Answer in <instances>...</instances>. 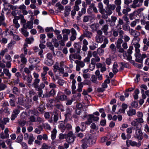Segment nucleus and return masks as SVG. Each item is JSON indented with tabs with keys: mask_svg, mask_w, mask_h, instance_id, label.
<instances>
[{
	"mask_svg": "<svg viewBox=\"0 0 149 149\" xmlns=\"http://www.w3.org/2000/svg\"><path fill=\"white\" fill-rule=\"evenodd\" d=\"M92 141V139L89 135H88L82 139L81 141L82 144L81 147L83 149H85L88 147V144L90 143V142Z\"/></svg>",
	"mask_w": 149,
	"mask_h": 149,
	"instance_id": "nucleus-1",
	"label": "nucleus"
},
{
	"mask_svg": "<svg viewBox=\"0 0 149 149\" xmlns=\"http://www.w3.org/2000/svg\"><path fill=\"white\" fill-rule=\"evenodd\" d=\"M129 32L130 34L134 37V40H136L139 42L140 40V38L138 37L140 35L139 32L131 29L129 30Z\"/></svg>",
	"mask_w": 149,
	"mask_h": 149,
	"instance_id": "nucleus-2",
	"label": "nucleus"
},
{
	"mask_svg": "<svg viewBox=\"0 0 149 149\" xmlns=\"http://www.w3.org/2000/svg\"><path fill=\"white\" fill-rule=\"evenodd\" d=\"M143 1L144 0H133L132 4L130 6V7L133 8L141 7L143 5Z\"/></svg>",
	"mask_w": 149,
	"mask_h": 149,
	"instance_id": "nucleus-3",
	"label": "nucleus"
},
{
	"mask_svg": "<svg viewBox=\"0 0 149 149\" xmlns=\"http://www.w3.org/2000/svg\"><path fill=\"white\" fill-rule=\"evenodd\" d=\"M135 56L136 58V61L141 63L143 62V59L147 57V55L145 54H143L142 55L140 54H135Z\"/></svg>",
	"mask_w": 149,
	"mask_h": 149,
	"instance_id": "nucleus-4",
	"label": "nucleus"
},
{
	"mask_svg": "<svg viewBox=\"0 0 149 149\" xmlns=\"http://www.w3.org/2000/svg\"><path fill=\"white\" fill-rule=\"evenodd\" d=\"M69 58L71 63H73L74 61L75 62L74 59L81 60V57L80 55L77 54H71L69 55Z\"/></svg>",
	"mask_w": 149,
	"mask_h": 149,
	"instance_id": "nucleus-5",
	"label": "nucleus"
},
{
	"mask_svg": "<svg viewBox=\"0 0 149 149\" xmlns=\"http://www.w3.org/2000/svg\"><path fill=\"white\" fill-rule=\"evenodd\" d=\"M119 35V37H123L124 34V31L121 29L118 28L117 30H114L113 31V35L115 37H117Z\"/></svg>",
	"mask_w": 149,
	"mask_h": 149,
	"instance_id": "nucleus-6",
	"label": "nucleus"
},
{
	"mask_svg": "<svg viewBox=\"0 0 149 149\" xmlns=\"http://www.w3.org/2000/svg\"><path fill=\"white\" fill-rule=\"evenodd\" d=\"M56 99L61 101H64L67 100V97L63 93L60 91L58 93Z\"/></svg>",
	"mask_w": 149,
	"mask_h": 149,
	"instance_id": "nucleus-7",
	"label": "nucleus"
},
{
	"mask_svg": "<svg viewBox=\"0 0 149 149\" xmlns=\"http://www.w3.org/2000/svg\"><path fill=\"white\" fill-rule=\"evenodd\" d=\"M115 8L116 7L114 4H110L107 6V10L105 11V12H107L109 15H110L113 13V11Z\"/></svg>",
	"mask_w": 149,
	"mask_h": 149,
	"instance_id": "nucleus-8",
	"label": "nucleus"
},
{
	"mask_svg": "<svg viewBox=\"0 0 149 149\" xmlns=\"http://www.w3.org/2000/svg\"><path fill=\"white\" fill-rule=\"evenodd\" d=\"M127 146V147H129L130 145L132 146H136L137 147H139L141 145V143L139 142L137 143L135 141H132L130 140H127L126 141Z\"/></svg>",
	"mask_w": 149,
	"mask_h": 149,
	"instance_id": "nucleus-9",
	"label": "nucleus"
},
{
	"mask_svg": "<svg viewBox=\"0 0 149 149\" xmlns=\"http://www.w3.org/2000/svg\"><path fill=\"white\" fill-rule=\"evenodd\" d=\"M33 76L34 79L32 84L33 86L36 85V84H39L40 81V79L39 78V75L38 73L34 72L33 73Z\"/></svg>",
	"mask_w": 149,
	"mask_h": 149,
	"instance_id": "nucleus-10",
	"label": "nucleus"
},
{
	"mask_svg": "<svg viewBox=\"0 0 149 149\" xmlns=\"http://www.w3.org/2000/svg\"><path fill=\"white\" fill-rule=\"evenodd\" d=\"M136 128L135 135L134 137L139 140H141L142 139V136L143 134L139 128H138L137 127Z\"/></svg>",
	"mask_w": 149,
	"mask_h": 149,
	"instance_id": "nucleus-11",
	"label": "nucleus"
},
{
	"mask_svg": "<svg viewBox=\"0 0 149 149\" xmlns=\"http://www.w3.org/2000/svg\"><path fill=\"white\" fill-rule=\"evenodd\" d=\"M43 72L41 74V77L42 78V79L43 80L45 79L46 78L47 79V77L45 76L46 75L47 73V71L49 70V68L46 66H44L43 68Z\"/></svg>",
	"mask_w": 149,
	"mask_h": 149,
	"instance_id": "nucleus-12",
	"label": "nucleus"
},
{
	"mask_svg": "<svg viewBox=\"0 0 149 149\" xmlns=\"http://www.w3.org/2000/svg\"><path fill=\"white\" fill-rule=\"evenodd\" d=\"M20 110L18 109H15L13 111V113L11 116V119L12 120H14L17 117V116L20 113Z\"/></svg>",
	"mask_w": 149,
	"mask_h": 149,
	"instance_id": "nucleus-13",
	"label": "nucleus"
},
{
	"mask_svg": "<svg viewBox=\"0 0 149 149\" xmlns=\"http://www.w3.org/2000/svg\"><path fill=\"white\" fill-rule=\"evenodd\" d=\"M32 100L31 98H28L26 100V103L24 104V106L27 109L29 108L32 104Z\"/></svg>",
	"mask_w": 149,
	"mask_h": 149,
	"instance_id": "nucleus-14",
	"label": "nucleus"
},
{
	"mask_svg": "<svg viewBox=\"0 0 149 149\" xmlns=\"http://www.w3.org/2000/svg\"><path fill=\"white\" fill-rule=\"evenodd\" d=\"M124 22L123 20L121 18H119L118 20V24L116 26V28H118L119 29H121L122 28L121 27V26L122 25L123 28L124 30L125 25H124Z\"/></svg>",
	"mask_w": 149,
	"mask_h": 149,
	"instance_id": "nucleus-15",
	"label": "nucleus"
},
{
	"mask_svg": "<svg viewBox=\"0 0 149 149\" xmlns=\"http://www.w3.org/2000/svg\"><path fill=\"white\" fill-rule=\"evenodd\" d=\"M29 61L31 63L36 62L38 64L40 61V59L38 58L31 56L29 58Z\"/></svg>",
	"mask_w": 149,
	"mask_h": 149,
	"instance_id": "nucleus-16",
	"label": "nucleus"
},
{
	"mask_svg": "<svg viewBox=\"0 0 149 149\" xmlns=\"http://www.w3.org/2000/svg\"><path fill=\"white\" fill-rule=\"evenodd\" d=\"M33 21H28L27 23L23 25V27L25 29L28 28L31 29L33 28Z\"/></svg>",
	"mask_w": 149,
	"mask_h": 149,
	"instance_id": "nucleus-17",
	"label": "nucleus"
},
{
	"mask_svg": "<svg viewBox=\"0 0 149 149\" xmlns=\"http://www.w3.org/2000/svg\"><path fill=\"white\" fill-rule=\"evenodd\" d=\"M36 91L38 90L41 88H44L45 87V85L43 82H42L40 84H38L33 86Z\"/></svg>",
	"mask_w": 149,
	"mask_h": 149,
	"instance_id": "nucleus-18",
	"label": "nucleus"
},
{
	"mask_svg": "<svg viewBox=\"0 0 149 149\" xmlns=\"http://www.w3.org/2000/svg\"><path fill=\"white\" fill-rule=\"evenodd\" d=\"M104 36H96L95 38V41L98 43H102L103 41Z\"/></svg>",
	"mask_w": 149,
	"mask_h": 149,
	"instance_id": "nucleus-19",
	"label": "nucleus"
},
{
	"mask_svg": "<svg viewBox=\"0 0 149 149\" xmlns=\"http://www.w3.org/2000/svg\"><path fill=\"white\" fill-rule=\"evenodd\" d=\"M99 24L98 23L93 24L91 25V28L92 29L93 32L97 31L99 27Z\"/></svg>",
	"mask_w": 149,
	"mask_h": 149,
	"instance_id": "nucleus-20",
	"label": "nucleus"
},
{
	"mask_svg": "<svg viewBox=\"0 0 149 149\" xmlns=\"http://www.w3.org/2000/svg\"><path fill=\"white\" fill-rule=\"evenodd\" d=\"M89 7L93 10L94 13H98V9L94 3H92L89 6Z\"/></svg>",
	"mask_w": 149,
	"mask_h": 149,
	"instance_id": "nucleus-21",
	"label": "nucleus"
},
{
	"mask_svg": "<svg viewBox=\"0 0 149 149\" xmlns=\"http://www.w3.org/2000/svg\"><path fill=\"white\" fill-rule=\"evenodd\" d=\"M109 28V26L107 24L104 25L101 28V30L103 31L105 35H107L108 33L107 31Z\"/></svg>",
	"mask_w": 149,
	"mask_h": 149,
	"instance_id": "nucleus-22",
	"label": "nucleus"
},
{
	"mask_svg": "<svg viewBox=\"0 0 149 149\" xmlns=\"http://www.w3.org/2000/svg\"><path fill=\"white\" fill-rule=\"evenodd\" d=\"M98 7L99 12L101 14H103V11L104 10L103 3L101 2H99L98 3Z\"/></svg>",
	"mask_w": 149,
	"mask_h": 149,
	"instance_id": "nucleus-23",
	"label": "nucleus"
},
{
	"mask_svg": "<svg viewBox=\"0 0 149 149\" xmlns=\"http://www.w3.org/2000/svg\"><path fill=\"white\" fill-rule=\"evenodd\" d=\"M53 121L55 123L57 122L58 121V117L59 114L56 111H54L53 112Z\"/></svg>",
	"mask_w": 149,
	"mask_h": 149,
	"instance_id": "nucleus-24",
	"label": "nucleus"
},
{
	"mask_svg": "<svg viewBox=\"0 0 149 149\" xmlns=\"http://www.w3.org/2000/svg\"><path fill=\"white\" fill-rule=\"evenodd\" d=\"M114 3L116 8H121V5L122 3L121 0H115Z\"/></svg>",
	"mask_w": 149,
	"mask_h": 149,
	"instance_id": "nucleus-25",
	"label": "nucleus"
},
{
	"mask_svg": "<svg viewBox=\"0 0 149 149\" xmlns=\"http://www.w3.org/2000/svg\"><path fill=\"white\" fill-rule=\"evenodd\" d=\"M109 57L107 58L106 59L105 62L107 65H110L111 62V59H113L114 58V57L113 56L111 55H109Z\"/></svg>",
	"mask_w": 149,
	"mask_h": 149,
	"instance_id": "nucleus-26",
	"label": "nucleus"
},
{
	"mask_svg": "<svg viewBox=\"0 0 149 149\" xmlns=\"http://www.w3.org/2000/svg\"><path fill=\"white\" fill-rule=\"evenodd\" d=\"M136 113V110L134 109H130L127 112V114L129 116H132L135 115Z\"/></svg>",
	"mask_w": 149,
	"mask_h": 149,
	"instance_id": "nucleus-27",
	"label": "nucleus"
},
{
	"mask_svg": "<svg viewBox=\"0 0 149 149\" xmlns=\"http://www.w3.org/2000/svg\"><path fill=\"white\" fill-rule=\"evenodd\" d=\"M83 33L85 37H87L88 38H90L93 36L92 33L87 30L84 31Z\"/></svg>",
	"mask_w": 149,
	"mask_h": 149,
	"instance_id": "nucleus-28",
	"label": "nucleus"
},
{
	"mask_svg": "<svg viewBox=\"0 0 149 149\" xmlns=\"http://www.w3.org/2000/svg\"><path fill=\"white\" fill-rule=\"evenodd\" d=\"M123 18L125 22V24L127 26H125V27L127 29V25L129 24L130 21L128 17H127V15H124L123 17Z\"/></svg>",
	"mask_w": 149,
	"mask_h": 149,
	"instance_id": "nucleus-29",
	"label": "nucleus"
},
{
	"mask_svg": "<svg viewBox=\"0 0 149 149\" xmlns=\"http://www.w3.org/2000/svg\"><path fill=\"white\" fill-rule=\"evenodd\" d=\"M43 127L42 125H40L38 127V128L35 129V132L36 133L40 134L41 133L42 131Z\"/></svg>",
	"mask_w": 149,
	"mask_h": 149,
	"instance_id": "nucleus-30",
	"label": "nucleus"
},
{
	"mask_svg": "<svg viewBox=\"0 0 149 149\" xmlns=\"http://www.w3.org/2000/svg\"><path fill=\"white\" fill-rule=\"evenodd\" d=\"M117 49H118V51L119 53H123V56L125 57V56H126V52L124 50V49L121 47V46L120 47H116Z\"/></svg>",
	"mask_w": 149,
	"mask_h": 149,
	"instance_id": "nucleus-31",
	"label": "nucleus"
},
{
	"mask_svg": "<svg viewBox=\"0 0 149 149\" xmlns=\"http://www.w3.org/2000/svg\"><path fill=\"white\" fill-rule=\"evenodd\" d=\"M100 58L98 56L94 57L91 58V62L96 64V62H100Z\"/></svg>",
	"mask_w": 149,
	"mask_h": 149,
	"instance_id": "nucleus-32",
	"label": "nucleus"
},
{
	"mask_svg": "<svg viewBox=\"0 0 149 149\" xmlns=\"http://www.w3.org/2000/svg\"><path fill=\"white\" fill-rule=\"evenodd\" d=\"M3 72L8 77V79H10L11 77V74L9 70L6 68L3 69Z\"/></svg>",
	"mask_w": 149,
	"mask_h": 149,
	"instance_id": "nucleus-33",
	"label": "nucleus"
},
{
	"mask_svg": "<svg viewBox=\"0 0 149 149\" xmlns=\"http://www.w3.org/2000/svg\"><path fill=\"white\" fill-rule=\"evenodd\" d=\"M122 109H120L119 111L120 113H124L125 110L127 108V105L126 104H123L122 105Z\"/></svg>",
	"mask_w": 149,
	"mask_h": 149,
	"instance_id": "nucleus-34",
	"label": "nucleus"
},
{
	"mask_svg": "<svg viewBox=\"0 0 149 149\" xmlns=\"http://www.w3.org/2000/svg\"><path fill=\"white\" fill-rule=\"evenodd\" d=\"M75 62L77 65L81 68H83L85 65L83 61L76 60L75 61Z\"/></svg>",
	"mask_w": 149,
	"mask_h": 149,
	"instance_id": "nucleus-35",
	"label": "nucleus"
},
{
	"mask_svg": "<svg viewBox=\"0 0 149 149\" xmlns=\"http://www.w3.org/2000/svg\"><path fill=\"white\" fill-rule=\"evenodd\" d=\"M74 47L77 50V53L79 54L81 51V46L78 44L77 43H75L74 44Z\"/></svg>",
	"mask_w": 149,
	"mask_h": 149,
	"instance_id": "nucleus-36",
	"label": "nucleus"
},
{
	"mask_svg": "<svg viewBox=\"0 0 149 149\" xmlns=\"http://www.w3.org/2000/svg\"><path fill=\"white\" fill-rule=\"evenodd\" d=\"M57 132V130L55 128L54 129L52 132V134L51 136L52 140H54L55 139Z\"/></svg>",
	"mask_w": 149,
	"mask_h": 149,
	"instance_id": "nucleus-37",
	"label": "nucleus"
},
{
	"mask_svg": "<svg viewBox=\"0 0 149 149\" xmlns=\"http://www.w3.org/2000/svg\"><path fill=\"white\" fill-rule=\"evenodd\" d=\"M96 76L97 77L98 80H101L102 79V75L100 74V71L98 70H97L95 72Z\"/></svg>",
	"mask_w": 149,
	"mask_h": 149,
	"instance_id": "nucleus-38",
	"label": "nucleus"
},
{
	"mask_svg": "<svg viewBox=\"0 0 149 149\" xmlns=\"http://www.w3.org/2000/svg\"><path fill=\"white\" fill-rule=\"evenodd\" d=\"M118 67V64L116 62H115L113 64V71L114 74H116L118 72V70L117 69Z\"/></svg>",
	"mask_w": 149,
	"mask_h": 149,
	"instance_id": "nucleus-39",
	"label": "nucleus"
},
{
	"mask_svg": "<svg viewBox=\"0 0 149 149\" xmlns=\"http://www.w3.org/2000/svg\"><path fill=\"white\" fill-rule=\"evenodd\" d=\"M123 38L120 37L118 38L117 42L116 43V47H120L121 46V44L123 43V41L122 39Z\"/></svg>",
	"mask_w": 149,
	"mask_h": 149,
	"instance_id": "nucleus-40",
	"label": "nucleus"
},
{
	"mask_svg": "<svg viewBox=\"0 0 149 149\" xmlns=\"http://www.w3.org/2000/svg\"><path fill=\"white\" fill-rule=\"evenodd\" d=\"M88 120L86 122V124L89 125L92 122V120H93L92 117H93V116L90 114L88 115Z\"/></svg>",
	"mask_w": 149,
	"mask_h": 149,
	"instance_id": "nucleus-41",
	"label": "nucleus"
},
{
	"mask_svg": "<svg viewBox=\"0 0 149 149\" xmlns=\"http://www.w3.org/2000/svg\"><path fill=\"white\" fill-rule=\"evenodd\" d=\"M58 127L62 132H64L65 129V125L63 123H61L58 125Z\"/></svg>",
	"mask_w": 149,
	"mask_h": 149,
	"instance_id": "nucleus-42",
	"label": "nucleus"
},
{
	"mask_svg": "<svg viewBox=\"0 0 149 149\" xmlns=\"http://www.w3.org/2000/svg\"><path fill=\"white\" fill-rule=\"evenodd\" d=\"M4 19L5 18L3 15H0V26L1 25L4 26H6V24L4 22Z\"/></svg>",
	"mask_w": 149,
	"mask_h": 149,
	"instance_id": "nucleus-43",
	"label": "nucleus"
},
{
	"mask_svg": "<svg viewBox=\"0 0 149 149\" xmlns=\"http://www.w3.org/2000/svg\"><path fill=\"white\" fill-rule=\"evenodd\" d=\"M97 77L95 75H92L91 78V81L93 83L97 84Z\"/></svg>",
	"mask_w": 149,
	"mask_h": 149,
	"instance_id": "nucleus-44",
	"label": "nucleus"
},
{
	"mask_svg": "<svg viewBox=\"0 0 149 149\" xmlns=\"http://www.w3.org/2000/svg\"><path fill=\"white\" fill-rule=\"evenodd\" d=\"M56 94V91L54 89H52L49 92V94L46 95V96L48 97L50 96H54Z\"/></svg>",
	"mask_w": 149,
	"mask_h": 149,
	"instance_id": "nucleus-45",
	"label": "nucleus"
},
{
	"mask_svg": "<svg viewBox=\"0 0 149 149\" xmlns=\"http://www.w3.org/2000/svg\"><path fill=\"white\" fill-rule=\"evenodd\" d=\"M48 74L52 78V81L55 82L56 81V79L55 78L54 74L52 71V70L49 71L48 72Z\"/></svg>",
	"mask_w": 149,
	"mask_h": 149,
	"instance_id": "nucleus-46",
	"label": "nucleus"
},
{
	"mask_svg": "<svg viewBox=\"0 0 149 149\" xmlns=\"http://www.w3.org/2000/svg\"><path fill=\"white\" fill-rule=\"evenodd\" d=\"M45 63L47 65L51 66L53 64V61L52 59H47L45 61Z\"/></svg>",
	"mask_w": 149,
	"mask_h": 149,
	"instance_id": "nucleus-47",
	"label": "nucleus"
},
{
	"mask_svg": "<svg viewBox=\"0 0 149 149\" xmlns=\"http://www.w3.org/2000/svg\"><path fill=\"white\" fill-rule=\"evenodd\" d=\"M21 33L25 37H27L28 36L29 33L27 31L26 29L22 28L21 29Z\"/></svg>",
	"mask_w": 149,
	"mask_h": 149,
	"instance_id": "nucleus-48",
	"label": "nucleus"
},
{
	"mask_svg": "<svg viewBox=\"0 0 149 149\" xmlns=\"http://www.w3.org/2000/svg\"><path fill=\"white\" fill-rule=\"evenodd\" d=\"M16 99H11L9 100V103L10 106L13 107H14L16 106L15 101Z\"/></svg>",
	"mask_w": 149,
	"mask_h": 149,
	"instance_id": "nucleus-49",
	"label": "nucleus"
},
{
	"mask_svg": "<svg viewBox=\"0 0 149 149\" xmlns=\"http://www.w3.org/2000/svg\"><path fill=\"white\" fill-rule=\"evenodd\" d=\"M36 122H37L39 124L42 123V125L44 122V118L40 117H38L36 118Z\"/></svg>",
	"mask_w": 149,
	"mask_h": 149,
	"instance_id": "nucleus-50",
	"label": "nucleus"
},
{
	"mask_svg": "<svg viewBox=\"0 0 149 149\" xmlns=\"http://www.w3.org/2000/svg\"><path fill=\"white\" fill-rule=\"evenodd\" d=\"M57 83L59 85L61 86H63L66 84L65 81L63 79H58Z\"/></svg>",
	"mask_w": 149,
	"mask_h": 149,
	"instance_id": "nucleus-51",
	"label": "nucleus"
},
{
	"mask_svg": "<svg viewBox=\"0 0 149 149\" xmlns=\"http://www.w3.org/2000/svg\"><path fill=\"white\" fill-rule=\"evenodd\" d=\"M34 139L35 138L33 136V135L32 134L30 135L29 140L28 141V143L29 144H31Z\"/></svg>",
	"mask_w": 149,
	"mask_h": 149,
	"instance_id": "nucleus-52",
	"label": "nucleus"
},
{
	"mask_svg": "<svg viewBox=\"0 0 149 149\" xmlns=\"http://www.w3.org/2000/svg\"><path fill=\"white\" fill-rule=\"evenodd\" d=\"M15 43V42L13 40H12L8 45V48L10 49H13L14 45Z\"/></svg>",
	"mask_w": 149,
	"mask_h": 149,
	"instance_id": "nucleus-53",
	"label": "nucleus"
},
{
	"mask_svg": "<svg viewBox=\"0 0 149 149\" xmlns=\"http://www.w3.org/2000/svg\"><path fill=\"white\" fill-rule=\"evenodd\" d=\"M32 77L31 74H29L27 76V79H26V80L27 82L29 84H31L32 81Z\"/></svg>",
	"mask_w": 149,
	"mask_h": 149,
	"instance_id": "nucleus-54",
	"label": "nucleus"
},
{
	"mask_svg": "<svg viewBox=\"0 0 149 149\" xmlns=\"http://www.w3.org/2000/svg\"><path fill=\"white\" fill-rule=\"evenodd\" d=\"M34 41V38L33 37L30 38H26L25 39V41L27 43L30 44Z\"/></svg>",
	"mask_w": 149,
	"mask_h": 149,
	"instance_id": "nucleus-55",
	"label": "nucleus"
},
{
	"mask_svg": "<svg viewBox=\"0 0 149 149\" xmlns=\"http://www.w3.org/2000/svg\"><path fill=\"white\" fill-rule=\"evenodd\" d=\"M74 140V136L71 137H67L66 139V141L69 143H72L73 142Z\"/></svg>",
	"mask_w": 149,
	"mask_h": 149,
	"instance_id": "nucleus-56",
	"label": "nucleus"
},
{
	"mask_svg": "<svg viewBox=\"0 0 149 149\" xmlns=\"http://www.w3.org/2000/svg\"><path fill=\"white\" fill-rule=\"evenodd\" d=\"M97 52L98 54L100 56L103 54L104 53V50L101 48H98L97 49Z\"/></svg>",
	"mask_w": 149,
	"mask_h": 149,
	"instance_id": "nucleus-57",
	"label": "nucleus"
},
{
	"mask_svg": "<svg viewBox=\"0 0 149 149\" xmlns=\"http://www.w3.org/2000/svg\"><path fill=\"white\" fill-rule=\"evenodd\" d=\"M78 88L77 90L78 92H81L82 91V88L83 87L82 83H79L78 84Z\"/></svg>",
	"mask_w": 149,
	"mask_h": 149,
	"instance_id": "nucleus-58",
	"label": "nucleus"
},
{
	"mask_svg": "<svg viewBox=\"0 0 149 149\" xmlns=\"http://www.w3.org/2000/svg\"><path fill=\"white\" fill-rule=\"evenodd\" d=\"M71 109L69 107L67 108L66 109V113L65 114V116L66 117L69 116V115H71Z\"/></svg>",
	"mask_w": 149,
	"mask_h": 149,
	"instance_id": "nucleus-59",
	"label": "nucleus"
},
{
	"mask_svg": "<svg viewBox=\"0 0 149 149\" xmlns=\"http://www.w3.org/2000/svg\"><path fill=\"white\" fill-rule=\"evenodd\" d=\"M42 126V127H43L45 129L48 130H50L51 129L49 125L47 123H43Z\"/></svg>",
	"mask_w": 149,
	"mask_h": 149,
	"instance_id": "nucleus-60",
	"label": "nucleus"
},
{
	"mask_svg": "<svg viewBox=\"0 0 149 149\" xmlns=\"http://www.w3.org/2000/svg\"><path fill=\"white\" fill-rule=\"evenodd\" d=\"M47 46L48 47H49V49L51 50H53L54 49V47L53 46L51 42H48L47 43Z\"/></svg>",
	"mask_w": 149,
	"mask_h": 149,
	"instance_id": "nucleus-61",
	"label": "nucleus"
},
{
	"mask_svg": "<svg viewBox=\"0 0 149 149\" xmlns=\"http://www.w3.org/2000/svg\"><path fill=\"white\" fill-rule=\"evenodd\" d=\"M139 90L138 89L135 90L134 92V95L135 99H137L138 98V94L139 93Z\"/></svg>",
	"mask_w": 149,
	"mask_h": 149,
	"instance_id": "nucleus-62",
	"label": "nucleus"
},
{
	"mask_svg": "<svg viewBox=\"0 0 149 149\" xmlns=\"http://www.w3.org/2000/svg\"><path fill=\"white\" fill-rule=\"evenodd\" d=\"M97 47V45L96 43H94L92 45H91L89 46V48L91 50H94Z\"/></svg>",
	"mask_w": 149,
	"mask_h": 149,
	"instance_id": "nucleus-63",
	"label": "nucleus"
},
{
	"mask_svg": "<svg viewBox=\"0 0 149 149\" xmlns=\"http://www.w3.org/2000/svg\"><path fill=\"white\" fill-rule=\"evenodd\" d=\"M50 147L49 146L45 143H43L40 149H48L50 148Z\"/></svg>",
	"mask_w": 149,
	"mask_h": 149,
	"instance_id": "nucleus-64",
	"label": "nucleus"
}]
</instances>
